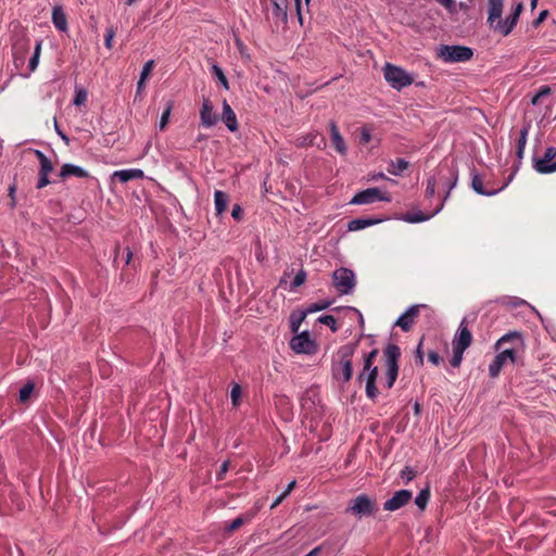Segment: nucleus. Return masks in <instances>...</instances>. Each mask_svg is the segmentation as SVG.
<instances>
[{"label": "nucleus", "instance_id": "obj_1", "mask_svg": "<svg viewBox=\"0 0 556 556\" xmlns=\"http://www.w3.org/2000/svg\"><path fill=\"white\" fill-rule=\"evenodd\" d=\"M523 346L522 334L519 331H511L504 334L495 343L498 351L492 363L489 365V374L496 378L507 361L513 364L517 361V351Z\"/></svg>", "mask_w": 556, "mask_h": 556}, {"label": "nucleus", "instance_id": "obj_2", "mask_svg": "<svg viewBox=\"0 0 556 556\" xmlns=\"http://www.w3.org/2000/svg\"><path fill=\"white\" fill-rule=\"evenodd\" d=\"M378 353V349H374L365 355L363 369L357 377L358 381H365L366 396L372 402H377V399L380 394V391L377 387L379 369L378 366L375 365Z\"/></svg>", "mask_w": 556, "mask_h": 556}, {"label": "nucleus", "instance_id": "obj_3", "mask_svg": "<svg viewBox=\"0 0 556 556\" xmlns=\"http://www.w3.org/2000/svg\"><path fill=\"white\" fill-rule=\"evenodd\" d=\"M401 357V349L393 343H389L383 349L382 361L384 375L381 377L382 388L390 390L399 376V359Z\"/></svg>", "mask_w": 556, "mask_h": 556}, {"label": "nucleus", "instance_id": "obj_4", "mask_svg": "<svg viewBox=\"0 0 556 556\" xmlns=\"http://www.w3.org/2000/svg\"><path fill=\"white\" fill-rule=\"evenodd\" d=\"M377 510L378 506L376 501H374L366 494H361L355 498L351 500L346 508V513L359 519L363 517L372 516L377 513Z\"/></svg>", "mask_w": 556, "mask_h": 556}, {"label": "nucleus", "instance_id": "obj_5", "mask_svg": "<svg viewBox=\"0 0 556 556\" xmlns=\"http://www.w3.org/2000/svg\"><path fill=\"white\" fill-rule=\"evenodd\" d=\"M355 344H345L341 346L337 353L339 368L333 369V375L337 377L338 371L341 370L344 382H349L353 375L352 358L355 353Z\"/></svg>", "mask_w": 556, "mask_h": 556}, {"label": "nucleus", "instance_id": "obj_6", "mask_svg": "<svg viewBox=\"0 0 556 556\" xmlns=\"http://www.w3.org/2000/svg\"><path fill=\"white\" fill-rule=\"evenodd\" d=\"M473 55L470 48L464 46H447L440 47L438 56L446 63L466 62Z\"/></svg>", "mask_w": 556, "mask_h": 556}, {"label": "nucleus", "instance_id": "obj_7", "mask_svg": "<svg viewBox=\"0 0 556 556\" xmlns=\"http://www.w3.org/2000/svg\"><path fill=\"white\" fill-rule=\"evenodd\" d=\"M384 78L397 90L413 84V77L406 71L389 63L384 66Z\"/></svg>", "mask_w": 556, "mask_h": 556}, {"label": "nucleus", "instance_id": "obj_8", "mask_svg": "<svg viewBox=\"0 0 556 556\" xmlns=\"http://www.w3.org/2000/svg\"><path fill=\"white\" fill-rule=\"evenodd\" d=\"M457 179H458L457 172L456 170H452L451 172L450 180L445 182L446 193H445L442 202L439 204V206L431 214L427 215V214H425L422 212L409 213V214L405 215L404 220L407 222V223H412V224L421 223V222L428 220L429 218H431L432 216L438 214L443 208L444 201L450 195L451 190L456 186Z\"/></svg>", "mask_w": 556, "mask_h": 556}, {"label": "nucleus", "instance_id": "obj_9", "mask_svg": "<svg viewBox=\"0 0 556 556\" xmlns=\"http://www.w3.org/2000/svg\"><path fill=\"white\" fill-rule=\"evenodd\" d=\"M333 287L340 294H350L355 287V275L351 269L341 267L332 274Z\"/></svg>", "mask_w": 556, "mask_h": 556}, {"label": "nucleus", "instance_id": "obj_10", "mask_svg": "<svg viewBox=\"0 0 556 556\" xmlns=\"http://www.w3.org/2000/svg\"><path fill=\"white\" fill-rule=\"evenodd\" d=\"M377 201L390 202L391 197L388 192H381L379 188H368L356 193L351 200V204L363 205L370 204Z\"/></svg>", "mask_w": 556, "mask_h": 556}, {"label": "nucleus", "instance_id": "obj_11", "mask_svg": "<svg viewBox=\"0 0 556 556\" xmlns=\"http://www.w3.org/2000/svg\"><path fill=\"white\" fill-rule=\"evenodd\" d=\"M533 167L540 174H552L556 172V148H546L542 157L533 159Z\"/></svg>", "mask_w": 556, "mask_h": 556}, {"label": "nucleus", "instance_id": "obj_12", "mask_svg": "<svg viewBox=\"0 0 556 556\" xmlns=\"http://www.w3.org/2000/svg\"><path fill=\"white\" fill-rule=\"evenodd\" d=\"M290 348L295 353L303 354H314L316 352V344L309 338L308 331H303L302 333H298L290 341Z\"/></svg>", "mask_w": 556, "mask_h": 556}, {"label": "nucleus", "instance_id": "obj_13", "mask_svg": "<svg viewBox=\"0 0 556 556\" xmlns=\"http://www.w3.org/2000/svg\"><path fill=\"white\" fill-rule=\"evenodd\" d=\"M413 493L409 490L396 491L391 498L383 503V509L388 511H395L410 502Z\"/></svg>", "mask_w": 556, "mask_h": 556}, {"label": "nucleus", "instance_id": "obj_14", "mask_svg": "<svg viewBox=\"0 0 556 556\" xmlns=\"http://www.w3.org/2000/svg\"><path fill=\"white\" fill-rule=\"evenodd\" d=\"M422 307H426V305H424V304L412 305L404 314H402L397 318V320L395 321V326L400 327L405 332L409 331L413 328L415 320L420 313V308H422Z\"/></svg>", "mask_w": 556, "mask_h": 556}, {"label": "nucleus", "instance_id": "obj_15", "mask_svg": "<svg viewBox=\"0 0 556 556\" xmlns=\"http://www.w3.org/2000/svg\"><path fill=\"white\" fill-rule=\"evenodd\" d=\"M522 10L523 4L521 2L517 3L513 13L505 21L500 20L496 23L495 29L500 31L503 36H508L516 26Z\"/></svg>", "mask_w": 556, "mask_h": 556}, {"label": "nucleus", "instance_id": "obj_16", "mask_svg": "<svg viewBox=\"0 0 556 556\" xmlns=\"http://www.w3.org/2000/svg\"><path fill=\"white\" fill-rule=\"evenodd\" d=\"M295 146L299 148L317 147L318 149H325L326 139L318 132H308L296 137Z\"/></svg>", "mask_w": 556, "mask_h": 556}, {"label": "nucleus", "instance_id": "obj_17", "mask_svg": "<svg viewBox=\"0 0 556 556\" xmlns=\"http://www.w3.org/2000/svg\"><path fill=\"white\" fill-rule=\"evenodd\" d=\"M200 119L202 126L205 128L213 127L218 121V116L215 114L212 102L208 98L203 99L202 108L200 110Z\"/></svg>", "mask_w": 556, "mask_h": 556}, {"label": "nucleus", "instance_id": "obj_18", "mask_svg": "<svg viewBox=\"0 0 556 556\" xmlns=\"http://www.w3.org/2000/svg\"><path fill=\"white\" fill-rule=\"evenodd\" d=\"M472 342V334L470 330L468 329L466 319H463L459 327L456 337L453 340V348H460L463 350H467Z\"/></svg>", "mask_w": 556, "mask_h": 556}, {"label": "nucleus", "instance_id": "obj_19", "mask_svg": "<svg viewBox=\"0 0 556 556\" xmlns=\"http://www.w3.org/2000/svg\"><path fill=\"white\" fill-rule=\"evenodd\" d=\"M329 130H330L331 143H332L333 148L340 155H345L348 152V147L344 141V138L342 137V135L339 131V128H338V125L336 122L331 121L329 123Z\"/></svg>", "mask_w": 556, "mask_h": 556}, {"label": "nucleus", "instance_id": "obj_20", "mask_svg": "<svg viewBox=\"0 0 556 556\" xmlns=\"http://www.w3.org/2000/svg\"><path fill=\"white\" fill-rule=\"evenodd\" d=\"M507 184L508 182L504 184L498 189L485 188L483 186L482 178L480 177L479 174L472 173V175H471V188L473 189L475 192H477L478 194H481V195H488V197L495 195L497 192L503 190L507 186Z\"/></svg>", "mask_w": 556, "mask_h": 556}, {"label": "nucleus", "instance_id": "obj_21", "mask_svg": "<svg viewBox=\"0 0 556 556\" xmlns=\"http://www.w3.org/2000/svg\"><path fill=\"white\" fill-rule=\"evenodd\" d=\"M222 118L230 131L233 132L238 129V122H237L236 113L233 112V110L231 109V106L229 105V103L226 100H224V102H223Z\"/></svg>", "mask_w": 556, "mask_h": 556}, {"label": "nucleus", "instance_id": "obj_22", "mask_svg": "<svg viewBox=\"0 0 556 556\" xmlns=\"http://www.w3.org/2000/svg\"><path fill=\"white\" fill-rule=\"evenodd\" d=\"M70 176H76V177H79V178H87V177H89V173L86 169H84L83 167H80V166H77V165H74V164H64L61 167L60 177L62 179H66Z\"/></svg>", "mask_w": 556, "mask_h": 556}, {"label": "nucleus", "instance_id": "obj_23", "mask_svg": "<svg viewBox=\"0 0 556 556\" xmlns=\"http://www.w3.org/2000/svg\"><path fill=\"white\" fill-rule=\"evenodd\" d=\"M552 96H554V90L549 86H541L538 93L532 98L531 103L533 105L546 104V106H549Z\"/></svg>", "mask_w": 556, "mask_h": 556}, {"label": "nucleus", "instance_id": "obj_24", "mask_svg": "<svg viewBox=\"0 0 556 556\" xmlns=\"http://www.w3.org/2000/svg\"><path fill=\"white\" fill-rule=\"evenodd\" d=\"M144 174L141 169H121L113 173V178H117L121 182H127L134 179L143 178Z\"/></svg>", "mask_w": 556, "mask_h": 556}, {"label": "nucleus", "instance_id": "obj_25", "mask_svg": "<svg viewBox=\"0 0 556 556\" xmlns=\"http://www.w3.org/2000/svg\"><path fill=\"white\" fill-rule=\"evenodd\" d=\"M52 23L54 27L60 31H66L67 26V17L62 7H54L52 10Z\"/></svg>", "mask_w": 556, "mask_h": 556}, {"label": "nucleus", "instance_id": "obj_26", "mask_svg": "<svg viewBox=\"0 0 556 556\" xmlns=\"http://www.w3.org/2000/svg\"><path fill=\"white\" fill-rule=\"evenodd\" d=\"M489 16L488 22L493 25L495 21H500L503 12V0H489Z\"/></svg>", "mask_w": 556, "mask_h": 556}, {"label": "nucleus", "instance_id": "obj_27", "mask_svg": "<svg viewBox=\"0 0 556 556\" xmlns=\"http://www.w3.org/2000/svg\"><path fill=\"white\" fill-rule=\"evenodd\" d=\"M153 67H154V61L153 60H150V61L146 62V64L143 65V68H142L141 74H140V78H139L138 83H137L136 98L141 94V92H142V90L144 88L146 80L150 76L151 71L153 70Z\"/></svg>", "mask_w": 556, "mask_h": 556}, {"label": "nucleus", "instance_id": "obj_28", "mask_svg": "<svg viewBox=\"0 0 556 556\" xmlns=\"http://www.w3.org/2000/svg\"><path fill=\"white\" fill-rule=\"evenodd\" d=\"M409 163L404 159L391 161L388 166V173L394 176H401L408 168Z\"/></svg>", "mask_w": 556, "mask_h": 556}, {"label": "nucleus", "instance_id": "obj_29", "mask_svg": "<svg viewBox=\"0 0 556 556\" xmlns=\"http://www.w3.org/2000/svg\"><path fill=\"white\" fill-rule=\"evenodd\" d=\"M377 223H378V220H376V219L356 218V219L349 222L348 229L350 231H357V230L365 229L366 227L372 226Z\"/></svg>", "mask_w": 556, "mask_h": 556}, {"label": "nucleus", "instance_id": "obj_30", "mask_svg": "<svg viewBox=\"0 0 556 556\" xmlns=\"http://www.w3.org/2000/svg\"><path fill=\"white\" fill-rule=\"evenodd\" d=\"M214 202H215L216 213H217V215H220L227 208L228 195L220 190H216L214 193Z\"/></svg>", "mask_w": 556, "mask_h": 556}, {"label": "nucleus", "instance_id": "obj_31", "mask_svg": "<svg viewBox=\"0 0 556 556\" xmlns=\"http://www.w3.org/2000/svg\"><path fill=\"white\" fill-rule=\"evenodd\" d=\"M273 15L277 21L287 22V0H280L273 3Z\"/></svg>", "mask_w": 556, "mask_h": 556}, {"label": "nucleus", "instance_id": "obj_32", "mask_svg": "<svg viewBox=\"0 0 556 556\" xmlns=\"http://www.w3.org/2000/svg\"><path fill=\"white\" fill-rule=\"evenodd\" d=\"M307 314L305 311L293 312L290 315V329L293 333H298L301 324L305 320Z\"/></svg>", "mask_w": 556, "mask_h": 556}, {"label": "nucleus", "instance_id": "obj_33", "mask_svg": "<svg viewBox=\"0 0 556 556\" xmlns=\"http://www.w3.org/2000/svg\"><path fill=\"white\" fill-rule=\"evenodd\" d=\"M35 154L40 163L39 174H50L53 170L52 162L39 150H35Z\"/></svg>", "mask_w": 556, "mask_h": 556}, {"label": "nucleus", "instance_id": "obj_34", "mask_svg": "<svg viewBox=\"0 0 556 556\" xmlns=\"http://www.w3.org/2000/svg\"><path fill=\"white\" fill-rule=\"evenodd\" d=\"M253 518L252 514H247L243 516H239L236 519H233L227 527L226 530L228 532H233L241 528L244 523L250 522Z\"/></svg>", "mask_w": 556, "mask_h": 556}, {"label": "nucleus", "instance_id": "obj_35", "mask_svg": "<svg viewBox=\"0 0 556 556\" xmlns=\"http://www.w3.org/2000/svg\"><path fill=\"white\" fill-rule=\"evenodd\" d=\"M35 390V382L28 380L20 390L18 400L21 403H26Z\"/></svg>", "mask_w": 556, "mask_h": 556}, {"label": "nucleus", "instance_id": "obj_36", "mask_svg": "<svg viewBox=\"0 0 556 556\" xmlns=\"http://www.w3.org/2000/svg\"><path fill=\"white\" fill-rule=\"evenodd\" d=\"M430 489L429 486L422 489L418 495L416 496L415 498V504L417 505V507L420 509V510H425L427 505H428V502L430 500Z\"/></svg>", "mask_w": 556, "mask_h": 556}, {"label": "nucleus", "instance_id": "obj_37", "mask_svg": "<svg viewBox=\"0 0 556 556\" xmlns=\"http://www.w3.org/2000/svg\"><path fill=\"white\" fill-rule=\"evenodd\" d=\"M527 136H528V129L527 128L521 129L518 142H517V155L519 159H521L523 155L525 148L527 144Z\"/></svg>", "mask_w": 556, "mask_h": 556}, {"label": "nucleus", "instance_id": "obj_38", "mask_svg": "<svg viewBox=\"0 0 556 556\" xmlns=\"http://www.w3.org/2000/svg\"><path fill=\"white\" fill-rule=\"evenodd\" d=\"M40 52H41V41H37L34 54L30 58L29 63H28V67L30 70V72H34L37 68L38 63H39Z\"/></svg>", "mask_w": 556, "mask_h": 556}, {"label": "nucleus", "instance_id": "obj_39", "mask_svg": "<svg viewBox=\"0 0 556 556\" xmlns=\"http://www.w3.org/2000/svg\"><path fill=\"white\" fill-rule=\"evenodd\" d=\"M172 109H173V102L168 101L164 112L162 113L161 119H160L159 127L161 130H164L166 128L169 116H170Z\"/></svg>", "mask_w": 556, "mask_h": 556}, {"label": "nucleus", "instance_id": "obj_40", "mask_svg": "<svg viewBox=\"0 0 556 556\" xmlns=\"http://www.w3.org/2000/svg\"><path fill=\"white\" fill-rule=\"evenodd\" d=\"M330 305H331L330 301H321V302H318V303L311 304L304 311L308 315V314H312V313H315V312H319V311L326 309Z\"/></svg>", "mask_w": 556, "mask_h": 556}, {"label": "nucleus", "instance_id": "obj_41", "mask_svg": "<svg viewBox=\"0 0 556 556\" xmlns=\"http://www.w3.org/2000/svg\"><path fill=\"white\" fill-rule=\"evenodd\" d=\"M212 73L217 77V79L220 81V84L224 86L225 89H229V84L226 75L224 74L223 70L218 65L212 66Z\"/></svg>", "mask_w": 556, "mask_h": 556}, {"label": "nucleus", "instance_id": "obj_42", "mask_svg": "<svg viewBox=\"0 0 556 556\" xmlns=\"http://www.w3.org/2000/svg\"><path fill=\"white\" fill-rule=\"evenodd\" d=\"M318 321L320 324L328 326L332 332H336L338 330L337 320L332 315H321L318 318Z\"/></svg>", "mask_w": 556, "mask_h": 556}, {"label": "nucleus", "instance_id": "obj_43", "mask_svg": "<svg viewBox=\"0 0 556 556\" xmlns=\"http://www.w3.org/2000/svg\"><path fill=\"white\" fill-rule=\"evenodd\" d=\"M241 393H242L241 387L238 383H233L231 391H230V397H231V403L235 407H237L240 403Z\"/></svg>", "mask_w": 556, "mask_h": 556}, {"label": "nucleus", "instance_id": "obj_44", "mask_svg": "<svg viewBox=\"0 0 556 556\" xmlns=\"http://www.w3.org/2000/svg\"><path fill=\"white\" fill-rule=\"evenodd\" d=\"M465 351L466 350H463L460 348H453V357L450 362L453 367H459Z\"/></svg>", "mask_w": 556, "mask_h": 556}, {"label": "nucleus", "instance_id": "obj_45", "mask_svg": "<svg viewBox=\"0 0 556 556\" xmlns=\"http://www.w3.org/2000/svg\"><path fill=\"white\" fill-rule=\"evenodd\" d=\"M88 93L85 89H78L75 92V97L73 100L74 105L80 106L87 102Z\"/></svg>", "mask_w": 556, "mask_h": 556}, {"label": "nucleus", "instance_id": "obj_46", "mask_svg": "<svg viewBox=\"0 0 556 556\" xmlns=\"http://www.w3.org/2000/svg\"><path fill=\"white\" fill-rule=\"evenodd\" d=\"M416 476V472L410 467L406 466L400 473V477L404 481L405 484L410 482Z\"/></svg>", "mask_w": 556, "mask_h": 556}, {"label": "nucleus", "instance_id": "obj_47", "mask_svg": "<svg viewBox=\"0 0 556 556\" xmlns=\"http://www.w3.org/2000/svg\"><path fill=\"white\" fill-rule=\"evenodd\" d=\"M371 140V129L367 126L361 128L359 131V142L362 144H367Z\"/></svg>", "mask_w": 556, "mask_h": 556}, {"label": "nucleus", "instance_id": "obj_48", "mask_svg": "<svg viewBox=\"0 0 556 556\" xmlns=\"http://www.w3.org/2000/svg\"><path fill=\"white\" fill-rule=\"evenodd\" d=\"M306 280V271L301 269L294 277L291 288L296 289L298 287L302 286Z\"/></svg>", "mask_w": 556, "mask_h": 556}, {"label": "nucleus", "instance_id": "obj_49", "mask_svg": "<svg viewBox=\"0 0 556 556\" xmlns=\"http://www.w3.org/2000/svg\"><path fill=\"white\" fill-rule=\"evenodd\" d=\"M435 187H437V179L434 177H429L427 180V188H426V197H433L435 193Z\"/></svg>", "mask_w": 556, "mask_h": 556}, {"label": "nucleus", "instance_id": "obj_50", "mask_svg": "<svg viewBox=\"0 0 556 556\" xmlns=\"http://www.w3.org/2000/svg\"><path fill=\"white\" fill-rule=\"evenodd\" d=\"M230 466V462L226 460L222 464L219 470L216 473L217 480H223L225 478L226 472L228 471Z\"/></svg>", "mask_w": 556, "mask_h": 556}, {"label": "nucleus", "instance_id": "obj_51", "mask_svg": "<svg viewBox=\"0 0 556 556\" xmlns=\"http://www.w3.org/2000/svg\"><path fill=\"white\" fill-rule=\"evenodd\" d=\"M48 176L49 174H39V179L36 186L37 189H42L50 184Z\"/></svg>", "mask_w": 556, "mask_h": 556}, {"label": "nucleus", "instance_id": "obj_52", "mask_svg": "<svg viewBox=\"0 0 556 556\" xmlns=\"http://www.w3.org/2000/svg\"><path fill=\"white\" fill-rule=\"evenodd\" d=\"M428 359H429L432 364H434V365H439L441 357H440V355H439L437 352L431 351V352H429V353H428Z\"/></svg>", "mask_w": 556, "mask_h": 556}, {"label": "nucleus", "instance_id": "obj_53", "mask_svg": "<svg viewBox=\"0 0 556 556\" xmlns=\"http://www.w3.org/2000/svg\"><path fill=\"white\" fill-rule=\"evenodd\" d=\"M231 215L235 219H240L241 216H242V208L240 207V205L238 204H235L233 207H232V211H231Z\"/></svg>", "mask_w": 556, "mask_h": 556}, {"label": "nucleus", "instance_id": "obj_54", "mask_svg": "<svg viewBox=\"0 0 556 556\" xmlns=\"http://www.w3.org/2000/svg\"><path fill=\"white\" fill-rule=\"evenodd\" d=\"M548 12L546 10L542 11L539 16L534 20L533 25L539 26L547 16Z\"/></svg>", "mask_w": 556, "mask_h": 556}, {"label": "nucleus", "instance_id": "obj_55", "mask_svg": "<svg viewBox=\"0 0 556 556\" xmlns=\"http://www.w3.org/2000/svg\"><path fill=\"white\" fill-rule=\"evenodd\" d=\"M15 190L16 187L14 185L10 186L9 188V197L11 198V206H15Z\"/></svg>", "mask_w": 556, "mask_h": 556}, {"label": "nucleus", "instance_id": "obj_56", "mask_svg": "<svg viewBox=\"0 0 556 556\" xmlns=\"http://www.w3.org/2000/svg\"><path fill=\"white\" fill-rule=\"evenodd\" d=\"M294 2H295V9H296V14H298L299 21H300V23H302V1L294 0Z\"/></svg>", "mask_w": 556, "mask_h": 556}, {"label": "nucleus", "instance_id": "obj_57", "mask_svg": "<svg viewBox=\"0 0 556 556\" xmlns=\"http://www.w3.org/2000/svg\"><path fill=\"white\" fill-rule=\"evenodd\" d=\"M441 5H443L445 9H451L454 5V0H435Z\"/></svg>", "mask_w": 556, "mask_h": 556}, {"label": "nucleus", "instance_id": "obj_58", "mask_svg": "<svg viewBox=\"0 0 556 556\" xmlns=\"http://www.w3.org/2000/svg\"><path fill=\"white\" fill-rule=\"evenodd\" d=\"M113 36H114L113 30H109L108 34L105 35V46L108 48H111V42H112Z\"/></svg>", "mask_w": 556, "mask_h": 556}, {"label": "nucleus", "instance_id": "obj_59", "mask_svg": "<svg viewBox=\"0 0 556 556\" xmlns=\"http://www.w3.org/2000/svg\"><path fill=\"white\" fill-rule=\"evenodd\" d=\"M287 496L281 493L276 500L275 502L271 504L270 508H275L277 507Z\"/></svg>", "mask_w": 556, "mask_h": 556}, {"label": "nucleus", "instance_id": "obj_60", "mask_svg": "<svg viewBox=\"0 0 556 556\" xmlns=\"http://www.w3.org/2000/svg\"><path fill=\"white\" fill-rule=\"evenodd\" d=\"M295 483H296V482H295V480L291 481V482L288 484L287 489H286L282 493H283L286 496H288V495L291 493V491L294 489Z\"/></svg>", "mask_w": 556, "mask_h": 556}, {"label": "nucleus", "instance_id": "obj_61", "mask_svg": "<svg viewBox=\"0 0 556 556\" xmlns=\"http://www.w3.org/2000/svg\"><path fill=\"white\" fill-rule=\"evenodd\" d=\"M321 551V547L320 546H317L315 548H313L308 554H306L305 556H318L319 553Z\"/></svg>", "mask_w": 556, "mask_h": 556}, {"label": "nucleus", "instance_id": "obj_62", "mask_svg": "<svg viewBox=\"0 0 556 556\" xmlns=\"http://www.w3.org/2000/svg\"><path fill=\"white\" fill-rule=\"evenodd\" d=\"M420 346H421V342L419 343L418 349H417V357L419 358V363L422 364L424 358H422V353H421Z\"/></svg>", "mask_w": 556, "mask_h": 556}, {"label": "nucleus", "instance_id": "obj_63", "mask_svg": "<svg viewBox=\"0 0 556 556\" xmlns=\"http://www.w3.org/2000/svg\"><path fill=\"white\" fill-rule=\"evenodd\" d=\"M131 257H132V252L130 251L129 248H127L126 264L130 263Z\"/></svg>", "mask_w": 556, "mask_h": 556}, {"label": "nucleus", "instance_id": "obj_64", "mask_svg": "<svg viewBox=\"0 0 556 556\" xmlns=\"http://www.w3.org/2000/svg\"><path fill=\"white\" fill-rule=\"evenodd\" d=\"M372 179L377 180V179H388V178L386 177L384 174L379 173V174L372 176Z\"/></svg>", "mask_w": 556, "mask_h": 556}]
</instances>
